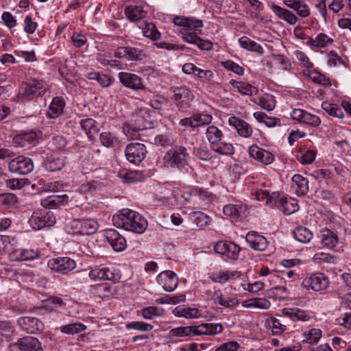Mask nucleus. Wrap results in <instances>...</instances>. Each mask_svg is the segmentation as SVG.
I'll list each match as a JSON object with an SVG mask.
<instances>
[{
	"label": "nucleus",
	"mask_w": 351,
	"mask_h": 351,
	"mask_svg": "<svg viewBox=\"0 0 351 351\" xmlns=\"http://www.w3.org/2000/svg\"><path fill=\"white\" fill-rule=\"evenodd\" d=\"M293 234L297 241L303 243H308L313 238L311 231L304 226H299L295 228L293 232Z\"/></svg>",
	"instance_id": "nucleus-41"
},
{
	"label": "nucleus",
	"mask_w": 351,
	"mask_h": 351,
	"mask_svg": "<svg viewBox=\"0 0 351 351\" xmlns=\"http://www.w3.org/2000/svg\"><path fill=\"white\" fill-rule=\"evenodd\" d=\"M34 169V164L31 158L24 156H19L8 163V170L13 173L26 175Z\"/></svg>",
	"instance_id": "nucleus-12"
},
{
	"label": "nucleus",
	"mask_w": 351,
	"mask_h": 351,
	"mask_svg": "<svg viewBox=\"0 0 351 351\" xmlns=\"http://www.w3.org/2000/svg\"><path fill=\"white\" fill-rule=\"evenodd\" d=\"M282 313L293 321L306 322L311 318V315L308 311L298 308H285L282 309Z\"/></svg>",
	"instance_id": "nucleus-33"
},
{
	"label": "nucleus",
	"mask_w": 351,
	"mask_h": 351,
	"mask_svg": "<svg viewBox=\"0 0 351 351\" xmlns=\"http://www.w3.org/2000/svg\"><path fill=\"white\" fill-rule=\"evenodd\" d=\"M304 339L303 341L311 344H315L318 342L322 337V330L318 328H313L308 332L303 334Z\"/></svg>",
	"instance_id": "nucleus-56"
},
{
	"label": "nucleus",
	"mask_w": 351,
	"mask_h": 351,
	"mask_svg": "<svg viewBox=\"0 0 351 351\" xmlns=\"http://www.w3.org/2000/svg\"><path fill=\"white\" fill-rule=\"evenodd\" d=\"M292 181L295 185V193L299 196L306 195L308 191V180L300 174H295ZM292 187H295L293 186Z\"/></svg>",
	"instance_id": "nucleus-39"
},
{
	"label": "nucleus",
	"mask_w": 351,
	"mask_h": 351,
	"mask_svg": "<svg viewBox=\"0 0 351 351\" xmlns=\"http://www.w3.org/2000/svg\"><path fill=\"white\" fill-rule=\"evenodd\" d=\"M194 76L200 80L210 82L213 79V73L210 70H204L198 67L195 70Z\"/></svg>",
	"instance_id": "nucleus-63"
},
{
	"label": "nucleus",
	"mask_w": 351,
	"mask_h": 351,
	"mask_svg": "<svg viewBox=\"0 0 351 351\" xmlns=\"http://www.w3.org/2000/svg\"><path fill=\"white\" fill-rule=\"evenodd\" d=\"M80 125L90 140L99 131L98 123L91 118L82 119Z\"/></svg>",
	"instance_id": "nucleus-38"
},
{
	"label": "nucleus",
	"mask_w": 351,
	"mask_h": 351,
	"mask_svg": "<svg viewBox=\"0 0 351 351\" xmlns=\"http://www.w3.org/2000/svg\"><path fill=\"white\" fill-rule=\"evenodd\" d=\"M86 326L82 323L69 324L60 327V332L68 335H75L84 331Z\"/></svg>",
	"instance_id": "nucleus-49"
},
{
	"label": "nucleus",
	"mask_w": 351,
	"mask_h": 351,
	"mask_svg": "<svg viewBox=\"0 0 351 351\" xmlns=\"http://www.w3.org/2000/svg\"><path fill=\"white\" fill-rule=\"evenodd\" d=\"M45 90L43 88L42 83L38 81H32L29 83L23 84L20 94L21 97L26 100H32L38 96H40Z\"/></svg>",
	"instance_id": "nucleus-19"
},
{
	"label": "nucleus",
	"mask_w": 351,
	"mask_h": 351,
	"mask_svg": "<svg viewBox=\"0 0 351 351\" xmlns=\"http://www.w3.org/2000/svg\"><path fill=\"white\" fill-rule=\"evenodd\" d=\"M205 134L211 149L214 152L222 155H232L234 153L233 145L224 141V136L222 131L217 126H208Z\"/></svg>",
	"instance_id": "nucleus-5"
},
{
	"label": "nucleus",
	"mask_w": 351,
	"mask_h": 351,
	"mask_svg": "<svg viewBox=\"0 0 351 351\" xmlns=\"http://www.w3.org/2000/svg\"><path fill=\"white\" fill-rule=\"evenodd\" d=\"M240 276V272L237 271H219L212 274V279L217 282L225 283L227 281L236 280Z\"/></svg>",
	"instance_id": "nucleus-37"
},
{
	"label": "nucleus",
	"mask_w": 351,
	"mask_h": 351,
	"mask_svg": "<svg viewBox=\"0 0 351 351\" xmlns=\"http://www.w3.org/2000/svg\"><path fill=\"white\" fill-rule=\"evenodd\" d=\"M99 140L102 145L106 147H113L119 144V139L114 134L109 132H103L99 135Z\"/></svg>",
	"instance_id": "nucleus-47"
},
{
	"label": "nucleus",
	"mask_w": 351,
	"mask_h": 351,
	"mask_svg": "<svg viewBox=\"0 0 351 351\" xmlns=\"http://www.w3.org/2000/svg\"><path fill=\"white\" fill-rule=\"evenodd\" d=\"M38 257L39 253L34 250L18 249L10 254V258L16 261H29Z\"/></svg>",
	"instance_id": "nucleus-34"
},
{
	"label": "nucleus",
	"mask_w": 351,
	"mask_h": 351,
	"mask_svg": "<svg viewBox=\"0 0 351 351\" xmlns=\"http://www.w3.org/2000/svg\"><path fill=\"white\" fill-rule=\"evenodd\" d=\"M322 108L330 116L337 118L343 117V112L342 110L336 104L323 102L322 104Z\"/></svg>",
	"instance_id": "nucleus-52"
},
{
	"label": "nucleus",
	"mask_w": 351,
	"mask_h": 351,
	"mask_svg": "<svg viewBox=\"0 0 351 351\" xmlns=\"http://www.w3.org/2000/svg\"><path fill=\"white\" fill-rule=\"evenodd\" d=\"M147 127V125H143L142 127L140 126H135L132 124L125 123L123 125V130L125 134L131 139H135L138 136V132L141 130H145Z\"/></svg>",
	"instance_id": "nucleus-53"
},
{
	"label": "nucleus",
	"mask_w": 351,
	"mask_h": 351,
	"mask_svg": "<svg viewBox=\"0 0 351 351\" xmlns=\"http://www.w3.org/2000/svg\"><path fill=\"white\" fill-rule=\"evenodd\" d=\"M29 226L34 230L52 226L56 223V217L52 211L47 209L35 210L29 219Z\"/></svg>",
	"instance_id": "nucleus-7"
},
{
	"label": "nucleus",
	"mask_w": 351,
	"mask_h": 351,
	"mask_svg": "<svg viewBox=\"0 0 351 351\" xmlns=\"http://www.w3.org/2000/svg\"><path fill=\"white\" fill-rule=\"evenodd\" d=\"M334 40L332 38L329 37L324 33H319L315 38H308L306 41V45L310 46L312 49L314 48H326L332 45Z\"/></svg>",
	"instance_id": "nucleus-32"
},
{
	"label": "nucleus",
	"mask_w": 351,
	"mask_h": 351,
	"mask_svg": "<svg viewBox=\"0 0 351 351\" xmlns=\"http://www.w3.org/2000/svg\"><path fill=\"white\" fill-rule=\"evenodd\" d=\"M240 46L248 51H255L262 54L264 52L263 48L255 41L247 36H242L239 39Z\"/></svg>",
	"instance_id": "nucleus-42"
},
{
	"label": "nucleus",
	"mask_w": 351,
	"mask_h": 351,
	"mask_svg": "<svg viewBox=\"0 0 351 351\" xmlns=\"http://www.w3.org/2000/svg\"><path fill=\"white\" fill-rule=\"evenodd\" d=\"M241 250L234 243L227 241H219L214 246L215 252L225 257L226 260H237Z\"/></svg>",
	"instance_id": "nucleus-10"
},
{
	"label": "nucleus",
	"mask_w": 351,
	"mask_h": 351,
	"mask_svg": "<svg viewBox=\"0 0 351 351\" xmlns=\"http://www.w3.org/2000/svg\"><path fill=\"white\" fill-rule=\"evenodd\" d=\"M147 150L144 144L140 143H129L125 149L126 159L135 165L140 164L145 158Z\"/></svg>",
	"instance_id": "nucleus-11"
},
{
	"label": "nucleus",
	"mask_w": 351,
	"mask_h": 351,
	"mask_svg": "<svg viewBox=\"0 0 351 351\" xmlns=\"http://www.w3.org/2000/svg\"><path fill=\"white\" fill-rule=\"evenodd\" d=\"M213 119L211 114L205 112H198L189 117L180 119L179 124L183 127L191 128L194 130L195 128L209 125Z\"/></svg>",
	"instance_id": "nucleus-9"
},
{
	"label": "nucleus",
	"mask_w": 351,
	"mask_h": 351,
	"mask_svg": "<svg viewBox=\"0 0 351 351\" xmlns=\"http://www.w3.org/2000/svg\"><path fill=\"white\" fill-rule=\"evenodd\" d=\"M143 35L152 40H157L160 37V32L154 23H146L143 29Z\"/></svg>",
	"instance_id": "nucleus-51"
},
{
	"label": "nucleus",
	"mask_w": 351,
	"mask_h": 351,
	"mask_svg": "<svg viewBox=\"0 0 351 351\" xmlns=\"http://www.w3.org/2000/svg\"><path fill=\"white\" fill-rule=\"evenodd\" d=\"M17 324L20 328L28 334H39L45 328L43 322L34 317H21L17 319Z\"/></svg>",
	"instance_id": "nucleus-13"
},
{
	"label": "nucleus",
	"mask_w": 351,
	"mask_h": 351,
	"mask_svg": "<svg viewBox=\"0 0 351 351\" xmlns=\"http://www.w3.org/2000/svg\"><path fill=\"white\" fill-rule=\"evenodd\" d=\"M96 293L101 298H109L116 294V287L110 284L97 285Z\"/></svg>",
	"instance_id": "nucleus-44"
},
{
	"label": "nucleus",
	"mask_w": 351,
	"mask_h": 351,
	"mask_svg": "<svg viewBox=\"0 0 351 351\" xmlns=\"http://www.w3.org/2000/svg\"><path fill=\"white\" fill-rule=\"evenodd\" d=\"M176 317H183L187 319L197 318L199 316V310L193 307H177L173 311Z\"/></svg>",
	"instance_id": "nucleus-43"
},
{
	"label": "nucleus",
	"mask_w": 351,
	"mask_h": 351,
	"mask_svg": "<svg viewBox=\"0 0 351 351\" xmlns=\"http://www.w3.org/2000/svg\"><path fill=\"white\" fill-rule=\"evenodd\" d=\"M162 310L156 306H148L142 310V316L147 319H152L154 316H160Z\"/></svg>",
	"instance_id": "nucleus-61"
},
{
	"label": "nucleus",
	"mask_w": 351,
	"mask_h": 351,
	"mask_svg": "<svg viewBox=\"0 0 351 351\" xmlns=\"http://www.w3.org/2000/svg\"><path fill=\"white\" fill-rule=\"evenodd\" d=\"M157 282L167 292L173 291L178 285V278L176 274L170 270L160 272L157 278Z\"/></svg>",
	"instance_id": "nucleus-20"
},
{
	"label": "nucleus",
	"mask_w": 351,
	"mask_h": 351,
	"mask_svg": "<svg viewBox=\"0 0 351 351\" xmlns=\"http://www.w3.org/2000/svg\"><path fill=\"white\" fill-rule=\"evenodd\" d=\"M245 302L248 303L243 304V306L248 308L255 307L261 309H268L271 306L270 302L266 299L254 298L249 300Z\"/></svg>",
	"instance_id": "nucleus-54"
},
{
	"label": "nucleus",
	"mask_w": 351,
	"mask_h": 351,
	"mask_svg": "<svg viewBox=\"0 0 351 351\" xmlns=\"http://www.w3.org/2000/svg\"><path fill=\"white\" fill-rule=\"evenodd\" d=\"M254 197L260 202H265V205L277 207L286 215L296 212L299 208L294 199H288L279 192L270 193L267 190L260 189L254 193Z\"/></svg>",
	"instance_id": "nucleus-3"
},
{
	"label": "nucleus",
	"mask_w": 351,
	"mask_h": 351,
	"mask_svg": "<svg viewBox=\"0 0 351 351\" xmlns=\"http://www.w3.org/2000/svg\"><path fill=\"white\" fill-rule=\"evenodd\" d=\"M257 104L263 109L271 111L275 108L276 100L273 95L266 94L258 99Z\"/></svg>",
	"instance_id": "nucleus-50"
},
{
	"label": "nucleus",
	"mask_w": 351,
	"mask_h": 351,
	"mask_svg": "<svg viewBox=\"0 0 351 351\" xmlns=\"http://www.w3.org/2000/svg\"><path fill=\"white\" fill-rule=\"evenodd\" d=\"M65 106V101L61 96H57L53 98L47 112V116L49 119H56L62 114Z\"/></svg>",
	"instance_id": "nucleus-30"
},
{
	"label": "nucleus",
	"mask_w": 351,
	"mask_h": 351,
	"mask_svg": "<svg viewBox=\"0 0 351 351\" xmlns=\"http://www.w3.org/2000/svg\"><path fill=\"white\" fill-rule=\"evenodd\" d=\"M245 241L249 246L256 251H265L268 245L267 239L257 232H249L245 236Z\"/></svg>",
	"instance_id": "nucleus-25"
},
{
	"label": "nucleus",
	"mask_w": 351,
	"mask_h": 351,
	"mask_svg": "<svg viewBox=\"0 0 351 351\" xmlns=\"http://www.w3.org/2000/svg\"><path fill=\"white\" fill-rule=\"evenodd\" d=\"M321 242L323 247L329 250L334 249L339 243V237L337 232L325 228L320 233Z\"/></svg>",
	"instance_id": "nucleus-31"
},
{
	"label": "nucleus",
	"mask_w": 351,
	"mask_h": 351,
	"mask_svg": "<svg viewBox=\"0 0 351 351\" xmlns=\"http://www.w3.org/2000/svg\"><path fill=\"white\" fill-rule=\"evenodd\" d=\"M242 211V207L237 204H227L224 206L223 208V212L225 215L232 217H239Z\"/></svg>",
	"instance_id": "nucleus-59"
},
{
	"label": "nucleus",
	"mask_w": 351,
	"mask_h": 351,
	"mask_svg": "<svg viewBox=\"0 0 351 351\" xmlns=\"http://www.w3.org/2000/svg\"><path fill=\"white\" fill-rule=\"evenodd\" d=\"M191 217L197 226L203 228L210 222V217L201 211H195L191 213Z\"/></svg>",
	"instance_id": "nucleus-55"
},
{
	"label": "nucleus",
	"mask_w": 351,
	"mask_h": 351,
	"mask_svg": "<svg viewBox=\"0 0 351 351\" xmlns=\"http://www.w3.org/2000/svg\"><path fill=\"white\" fill-rule=\"evenodd\" d=\"M175 25L183 27L186 30H195V32H187L183 34L182 38L188 43L196 45L199 49L209 51L213 49V44L208 40H204L198 36L197 31L202 27L203 23L201 20L195 18H184L176 16L173 18Z\"/></svg>",
	"instance_id": "nucleus-2"
},
{
	"label": "nucleus",
	"mask_w": 351,
	"mask_h": 351,
	"mask_svg": "<svg viewBox=\"0 0 351 351\" xmlns=\"http://www.w3.org/2000/svg\"><path fill=\"white\" fill-rule=\"evenodd\" d=\"M66 164V158L56 154L47 156L44 165L48 171H56L61 170Z\"/></svg>",
	"instance_id": "nucleus-29"
},
{
	"label": "nucleus",
	"mask_w": 351,
	"mask_h": 351,
	"mask_svg": "<svg viewBox=\"0 0 351 351\" xmlns=\"http://www.w3.org/2000/svg\"><path fill=\"white\" fill-rule=\"evenodd\" d=\"M48 267L56 272L65 274L75 268L76 263L69 257H58L50 259L48 261Z\"/></svg>",
	"instance_id": "nucleus-14"
},
{
	"label": "nucleus",
	"mask_w": 351,
	"mask_h": 351,
	"mask_svg": "<svg viewBox=\"0 0 351 351\" xmlns=\"http://www.w3.org/2000/svg\"><path fill=\"white\" fill-rule=\"evenodd\" d=\"M69 197L67 195H51L41 200V205L45 208H55L59 205L67 202Z\"/></svg>",
	"instance_id": "nucleus-40"
},
{
	"label": "nucleus",
	"mask_w": 351,
	"mask_h": 351,
	"mask_svg": "<svg viewBox=\"0 0 351 351\" xmlns=\"http://www.w3.org/2000/svg\"><path fill=\"white\" fill-rule=\"evenodd\" d=\"M256 120L259 123H264L267 127L271 128L278 125L279 119L274 117H268L265 112H255L253 114Z\"/></svg>",
	"instance_id": "nucleus-46"
},
{
	"label": "nucleus",
	"mask_w": 351,
	"mask_h": 351,
	"mask_svg": "<svg viewBox=\"0 0 351 351\" xmlns=\"http://www.w3.org/2000/svg\"><path fill=\"white\" fill-rule=\"evenodd\" d=\"M124 14L130 22L138 23L146 17L147 12L141 5H129L124 8Z\"/></svg>",
	"instance_id": "nucleus-27"
},
{
	"label": "nucleus",
	"mask_w": 351,
	"mask_h": 351,
	"mask_svg": "<svg viewBox=\"0 0 351 351\" xmlns=\"http://www.w3.org/2000/svg\"><path fill=\"white\" fill-rule=\"evenodd\" d=\"M239 348V344L237 342L231 341L223 343L219 347H218L215 351H237Z\"/></svg>",
	"instance_id": "nucleus-64"
},
{
	"label": "nucleus",
	"mask_w": 351,
	"mask_h": 351,
	"mask_svg": "<svg viewBox=\"0 0 351 351\" xmlns=\"http://www.w3.org/2000/svg\"><path fill=\"white\" fill-rule=\"evenodd\" d=\"M86 77L97 81L102 88L109 87L115 81L113 77L100 72H90L87 73Z\"/></svg>",
	"instance_id": "nucleus-36"
},
{
	"label": "nucleus",
	"mask_w": 351,
	"mask_h": 351,
	"mask_svg": "<svg viewBox=\"0 0 351 351\" xmlns=\"http://www.w3.org/2000/svg\"><path fill=\"white\" fill-rule=\"evenodd\" d=\"M14 141L20 147H27L35 145L38 143V138L36 133L31 132L16 135Z\"/></svg>",
	"instance_id": "nucleus-35"
},
{
	"label": "nucleus",
	"mask_w": 351,
	"mask_h": 351,
	"mask_svg": "<svg viewBox=\"0 0 351 351\" xmlns=\"http://www.w3.org/2000/svg\"><path fill=\"white\" fill-rule=\"evenodd\" d=\"M104 236L114 251L122 252L126 248L127 243L125 237L115 229L106 230Z\"/></svg>",
	"instance_id": "nucleus-22"
},
{
	"label": "nucleus",
	"mask_w": 351,
	"mask_h": 351,
	"mask_svg": "<svg viewBox=\"0 0 351 351\" xmlns=\"http://www.w3.org/2000/svg\"><path fill=\"white\" fill-rule=\"evenodd\" d=\"M237 88L240 93L247 95H256L258 92L256 87L252 86L248 83L242 82L237 83Z\"/></svg>",
	"instance_id": "nucleus-58"
},
{
	"label": "nucleus",
	"mask_w": 351,
	"mask_h": 351,
	"mask_svg": "<svg viewBox=\"0 0 351 351\" xmlns=\"http://www.w3.org/2000/svg\"><path fill=\"white\" fill-rule=\"evenodd\" d=\"M128 329H134L141 331H150L153 329V326L143 322H132L126 325Z\"/></svg>",
	"instance_id": "nucleus-62"
},
{
	"label": "nucleus",
	"mask_w": 351,
	"mask_h": 351,
	"mask_svg": "<svg viewBox=\"0 0 351 351\" xmlns=\"http://www.w3.org/2000/svg\"><path fill=\"white\" fill-rule=\"evenodd\" d=\"M97 223L90 219H82L81 235H90L97 232Z\"/></svg>",
	"instance_id": "nucleus-45"
},
{
	"label": "nucleus",
	"mask_w": 351,
	"mask_h": 351,
	"mask_svg": "<svg viewBox=\"0 0 351 351\" xmlns=\"http://www.w3.org/2000/svg\"><path fill=\"white\" fill-rule=\"evenodd\" d=\"M291 117L293 120L313 127H317L321 123V119L318 116L300 108L293 109L291 112Z\"/></svg>",
	"instance_id": "nucleus-21"
},
{
	"label": "nucleus",
	"mask_w": 351,
	"mask_h": 351,
	"mask_svg": "<svg viewBox=\"0 0 351 351\" xmlns=\"http://www.w3.org/2000/svg\"><path fill=\"white\" fill-rule=\"evenodd\" d=\"M20 351H43L41 342L36 337L26 336L20 338L12 346Z\"/></svg>",
	"instance_id": "nucleus-23"
},
{
	"label": "nucleus",
	"mask_w": 351,
	"mask_h": 351,
	"mask_svg": "<svg viewBox=\"0 0 351 351\" xmlns=\"http://www.w3.org/2000/svg\"><path fill=\"white\" fill-rule=\"evenodd\" d=\"M112 223L117 228L137 234L143 233L147 228L145 217L129 208H123L116 213L112 217Z\"/></svg>",
	"instance_id": "nucleus-1"
},
{
	"label": "nucleus",
	"mask_w": 351,
	"mask_h": 351,
	"mask_svg": "<svg viewBox=\"0 0 351 351\" xmlns=\"http://www.w3.org/2000/svg\"><path fill=\"white\" fill-rule=\"evenodd\" d=\"M308 77L312 82L314 83L328 86H330V80L329 77H326L324 75L317 71H311L308 74Z\"/></svg>",
	"instance_id": "nucleus-57"
},
{
	"label": "nucleus",
	"mask_w": 351,
	"mask_h": 351,
	"mask_svg": "<svg viewBox=\"0 0 351 351\" xmlns=\"http://www.w3.org/2000/svg\"><path fill=\"white\" fill-rule=\"evenodd\" d=\"M189 154L185 147L176 145L167 151L163 157L164 163L171 168H176L181 171H188Z\"/></svg>",
	"instance_id": "nucleus-6"
},
{
	"label": "nucleus",
	"mask_w": 351,
	"mask_h": 351,
	"mask_svg": "<svg viewBox=\"0 0 351 351\" xmlns=\"http://www.w3.org/2000/svg\"><path fill=\"white\" fill-rule=\"evenodd\" d=\"M127 59L130 60H141L145 57L142 49L127 47Z\"/></svg>",
	"instance_id": "nucleus-60"
},
{
	"label": "nucleus",
	"mask_w": 351,
	"mask_h": 351,
	"mask_svg": "<svg viewBox=\"0 0 351 351\" xmlns=\"http://www.w3.org/2000/svg\"><path fill=\"white\" fill-rule=\"evenodd\" d=\"M249 155L254 160L263 163V165H268L274 161V155L256 145H253L249 147Z\"/></svg>",
	"instance_id": "nucleus-24"
},
{
	"label": "nucleus",
	"mask_w": 351,
	"mask_h": 351,
	"mask_svg": "<svg viewBox=\"0 0 351 351\" xmlns=\"http://www.w3.org/2000/svg\"><path fill=\"white\" fill-rule=\"evenodd\" d=\"M173 93L172 99L175 101L176 106L180 108L187 107L193 100L192 92L185 86H174L171 88Z\"/></svg>",
	"instance_id": "nucleus-15"
},
{
	"label": "nucleus",
	"mask_w": 351,
	"mask_h": 351,
	"mask_svg": "<svg viewBox=\"0 0 351 351\" xmlns=\"http://www.w3.org/2000/svg\"><path fill=\"white\" fill-rule=\"evenodd\" d=\"M270 8L272 12L279 19L285 21L291 25H294L297 23L298 21L297 16L290 10L282 8L275 3H271Z\"/></svg>",
	"instance_id": "nucleus-28"
},
{
	"label": "nucleus",
	"mask_w": 351,
	"mask_h": 351,
	"mask_svg": "<svg viewBox=\"0 0 351 351\" xmlns=\"http://www.w3.org/2000/svg\"><path fill=\"white\" fill-rule=\"evenodd\" d=\"M210 299L215 304L231 310L233 309L234 306L239 304V300L237 296H226L220 289L215 288H214L213 291L211 292Z\"/></svg>",
	"instance_id": "nucleus-16"
},
{
	"label": "nucleus",
	"mask_w": 351,
	"mask_h": 351,
	"mask_svg": "<svg viewBox=\"0 0 351 351\" xmlns=\"http://www.w3.org/2000/svg\"><path fill=\"white\" fill-rule=\"evenodd\" d=\"M229 125L237 130L238 134L243 138H250L253 132L250 124L236 117H231L228 120Z\"/></svg>",
	"instance_id": "nucleus-26"
},
{
	"label": "nucleus",
	"mask_w": 351,
	"mask_h": 351,
	"mask_svg": "<svg viewBox=\"0 0 351 351\" xmlns=\"http://www.w3.org/2000/svg\"><path fill=\"white\" fill-rule=\"evenodd\" d=\"M223 327L221 324L206 323L198 326L178 327L170 330L171 337H192L194 336L214 335L221 332Z\"/></svg>",
	"instance_id": "nucleus-4"
},
{
	"label": "nucleus",
	"mask_w": 351,
	"mask_h": 351,
	"mask_svg": "<svg viewBox=\"0 0 351 351\" xmlns=\"http://www.w3.org/2000/svg\"><path fill=\"white\" fill-rule=\"evenodd\" d=\"M90 278L93 280H109L116 282L120 276L115 273V269L107 267H95L89 272Z\"/></svg>",
	"instance_id": "nucleus-17"
},
{
	"label": "nucleus",
	"mask_w": 351,
	"mask_h": 351,
	"mask_svg": "<svg viewBox=\"0 0 351 351\" xmlns=\"http://www.w3.org/2000/svg\"><path fill=\"white\" fill-rule=\"evenodd\" d=\"M330 285L329 278L323 273H315L310 277L305 278L302 282L304 288H310L314 291L326 290Z\"/></svg>",
	"instance_id": "nucleus-8"
},
{
	"label": "nucleus",
	"mask_w": 351,
	"mask_h": 351,
	"mask_svg": "<svg viewBox=\"0 0 351 351\" xmlns=\"http://www.w3.org/2000/svg\"><path fill=\"white\" fill-rule=\"evenodd\" d=\"M118 176L124 179V182L126 183H132L139 181L141 178V174L136 171L121 169L119 171Z\"/></svg>",
	"instance_id": "nucleus-48"
},
{
	"label": "nucleus",
	"mask_w": 351,
	"mask_h": 351,
	"mask_svg": "<svg viewBox=\"0 0 351 351\" xmlns=\"http://www.w3.org/2000/svg\"><path fill=\"white\" fill-rule=\"evenodd\" d=\"M118 77L120 82L128 88L134 90H144L145 88L142 79L134 73L122 71L119 73Z\"/></svg>",
	"instance_id": "nucleus-18"
}]
</instances>
